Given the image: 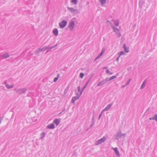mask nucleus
Masks as SVG:
<instances>
[{
    "instance_id": "nucleus-30",
    "label": "nucleus",
    "mask_w": 157,
    "mask_h": 157,
    "mask_svg": "<svg viewBox=\"0 0 157 157\" xmlns=\"http://www.w3.org/2000/svg\"><path fill=\"white\" fill-rule=\"evenodd\" d=\"M78 0H71V2L74 5H76L77 4Z\"/></svg>"
},
{
    "instance_id": "nucleus-17",
    "label": "nucleus",
    "mask_w": 157,
    "mask_h": 157,
    "mask_svg": "<svg viewBox=\"0 0 157 157\" xmlns=\"http://www.w3.org/2000/svg\"><path fill=\"white\" fill-rule=\"evenodd\" d=\"M53 33L56 36H57L58 34V31L57 29H54L53 31Z\"/></svg>"
},
{
    "instance_id": "nucleus-22",
    "label": "nucleus",
    "mask_w": 157,
    "mask_h": 157,
    "mask_svg": "<svg viewBox=\"0 0 157 157\" xmlns=\"http://www.w3.org/2000/svg\"><path fill=\"white\" fill-rule=\"evenodd\" d=\"M126 135V133H121V132L120 134V138H121L122 137H123V138H124L125 136Z\"/></svg>"
},
{
    "instance_id": "nucleus-31",
    "label": "nucleus",
    "mask_w": 157,
    "mask_h": 157,
    "mask_svg": "<svg viewBox=\"0 0 157 157\" xmlns=\"http://www.w3.org/2000/svg\"><path fill=\"white\" fill-rule=\"evenodd\" d=\"M84 76V73H81L80 74L79 77L81 78H82Z\"/></svg>"
},
{
    "instance_id": "nucleus-52",
    "label": "nucleus",
    "mask_w": 157,
    "mask_h": 157,
    "mask_svg": "<svg viewBox=\"0 0 157 157\" xmlns=\"http://www.w3.org/2000/svg\"><path fill=\"white\" fill-rule=\"evenodd\" d=\"M126 86V85H123V86H122V87H125V86Z\"/></svg>"
},
{
    "instance_id": "nucleus-23",
    "label": "nucleus",
    "mask_w": 157,
    "mask_h": 157,
    "mask_svg": "<svg viewBox=\"0 0 157 157\" xmlns=\"http://www.w3.org/2000/svg\"><path fill=\"white\" fill-rule=\"evenodd\" d=\"M47 48L46 46L44 47L43 48H39V51H44L47 50Z\"/></svg>"
},
{
    "instance_id": "nucleus-44",
    "label": "nucleus",
    "mask_w": 157,
    "mask_h": 157,
    "mask_svg": "<svg viewBox=\"0 0 157 157\" xmlns=\"http://www.w3.org/2000/svg\"><path fill=\"white\" fill-rule=\"evenodd\" d=\"M102 115V114H101L100 113L99 115V117H98V120H99L100 119Z\"/></svg>"
},
{
    "instance_id": "nucleus-38",
    "label": "nucleus",
    "mask_w": 157,
    "mask_h": 157,
    "mask_svg": "<svg viewBox=\"0 0 157 157\" xmlns=\"http://www.w3.org/2000/svg\"><path fill=\"white\" fill-rule=\"evenodd\" d=\"M59 78H58L57 77H55L54 79L53 82H56L57 81Z\"/></svg>"
},
{
    "instance_id": "nucleus-26",
    "label": "nucleus",
    "mask_w": 157,
    "mask_h": 157,
    "mask_svg": "<svg viewBox=\"0 0 157 157\" xmlns=\"http://www.w3.org/2000/svg\"><path fill=\"white\" fill-rule=\"evenodd\" d=\"M119 20L118 19L116 21H115L114 23L115 25L118 26L119 24Z\"/></svg>"
},
{
    "instance_id": "nucleus-28",
    "label": "nucleus",
    "mask_w": 157,
    "mask_h": 157,
    "mask_svg": "<svg viewBox=\"0 0 157 157\" xmlns=\"http://www.w3.org/2000/svg\"><path fill=\"white\" fill-rule=\"evenodd\" d=\"M99 1L102 5H103L105 3L106 0H99Z\"/></svg>"
},
{
    "instance_id": "nucleus-13",
    "label": "nucleus",
    "mask_w": 157,
    "mask_h": 157,
    "mask_svg": "<svg viewBox=\"0 0 157 157\" xmlns=\"http://www.w3.org/2000/svg\"><path fill=\"white\" fill-rule=\"evenodd\" d=\"M60 120L59 119H56L53 121V123H54L56 126L58 125L60 122Z\"/></svg>"
},
{
    "instance_id": "nucleus-32",
    "label": "nucleus",
    "mask_w": 157,
    "mask_h": 157,
    "mask_svg": "<svg viewBox=\"0 0 157 157\" xmlns=\"http://www.w3.org/2000/svg\"><path fill=\"white\" fill-rule=\"evenodd\" d=\"M154 120H155L156 121H157V115L155 114L153 116Z\"/></svg>"
},
{
    "instance_id": "nucleus-3",
    "label": "nucleus",
    "mask_w": 157,
    "mask_h": 157,
    "mask_svg": "<svg viewBox=\"0 0 157 157\" xmlns=\"http://www.w3.org/2000/svg\"><path fill=\"white\" fill-rule=\"evenodd\" d=\"M106 140V138L105 136H103L101 139L98 140L95 143L96 145H98L99 144H101L102 143L104 142Z\"/></svg>"
},
{
    "instance_id": "nucleus-40",
    "label": "nucleus",
    "mask_w": 157,
    "mask_h": 157,
    "mask_svg": "<svg viewBox=\"0 0 157 157\" xmlns=\"http://www.w3.org/2000/svg\"><path fill=\"white\" fill-rule=\"evenodd\" d=\"M94 122H92V123L90 124V126L89 128H91L94 125Z\"/></svg>"
},
{
    "instance_id": "nucleus-46",
    "label": "nucleus",
    "mask_w": 157,
    "mask_h": 157,
    "mask_svg": "<svg viewBox=\"0 0 157 157\" xmlns=\"http://www.w3.org/2000/svg\"><path fill=\"white\" fill-rule=\"evenodd\" d=\"M120 57H119V56L117 58V59H116V61H117V62H118V61H119V58Z\"/></svg>"
},
{
    "instance_id": "nucleus-49",
    "label": "nucleus",
    "mask_w": 157,
    "mask_h": 157,
    "mask_svg": "<svg viewBox=\"0 0 157 157\" xmlns=\"http://www.w3.org/2000/svg\"><path fill=\"white\" fill-rule=\"evenodd\" d=\"M58 78H59L60 77V74H58L57 76L56 77Z\"/></svg>"
},
{
    "instance_id": "nucleus-53",
    "label": "nucleus",
    "mask_w": 157,
    "mask_h": 157,
    "mask_svg": "<svg viewBox=\"0 0 157 157\" xmlns=\"http://www.w3.org/2000/svg\"><path fill=\"white\" fill-rule=\"evenodd\" d=\"M107 68V67H105L104 68V69H106Z\"/></svg>"
},
{
    "instance_id": "nucleus-29",
    "label": "nucleus",
    "mask_w": 157,
    "mask_h": 157,
    "mask_svg": "<svg viewBox=\"0 0 157 157\" xmlns=\"http://www.w3.org/2000/svg\"><path fill=\"white\" fill-rule=\"evenodd\" d=\"M45 133L44 132H42L41 134L40 139H43L45 136Z\"/></svg>"
},
{
    "instance_id": "nucleus-45",
    "label": "nucleus",
    "mask_w": 157,
    "mask_h": 157,
    "mask_svg": "<svg viewBox=\"0 0 157 157\" xmlns=\"http://www.w3.org/2000/svg\"><path fill=\"white\" fill-rule=\"evenodd\" d=\"M46 46L47 48V50H48V49L49 50V49H50V48L51 47H49V46Z\"/></svg>"
},
{
    "instance_id": "nucleus-48",
    "label": "nucleus",
    "mask_w": 157,
    "mask_h": 157,
    "mask_svg": "<svg viewBox=\"0 0 157 157\" xmlns=\"http://www.w3.org/2000/svg\"><path fill=\"white\" fill-rule=\"evenodd\" d=\"M107 22H109V23L110 24H111V26H112V23L111 22V21H109V20H107Z\"/></svg>"
},
{
    "instance_id": "nucleus-24",
    "label": "nucleus",
    "mask_w": 157,
    "mask_h": 157,
    "mask_svg": "<svg viewBox=\"0 0 157 157\" xmlns=\"http://www.w3.org/2000/svg\"><path fill=\"white\" fill-rule=\"evenodd\" d=\"M116 34L117 35L118 37H120L121 36V33L120 32V30L117 31L116 32H115Z\"/></svg>"
},
{
    "instance_id": "nucleus-42",
    "label": "nucleus",
    "mask_w": 157,
    "mask_h": 157,
    "mask_svg": "<svg viewBox=\"0 0 157 157\" xmlns=\"http://www.w3.org/2000/svg\"><path fill=\"white\" fill-rule=\"evenodd\" d=\"M94 116H93L92 118V122H94V123H95V121L94 120Z\"/></svg>"
},
{
    "instance_id": "nucleus-20",
    "label": "nucleus",
    "mask_w": 157,
    "mask_h": 157,
    "mask_svg": "<svg viewBox=\"0 0 157 157\" xmlns=\"http://www.w3.org/2000/svg\"><path fill=\"white\" fill-rule=\"evenodd\" d=\"M114 32H116L117 31H119V29L114 26L112 24L111 26Z\"/></svg>"
},
{
    "instance_id": "nucleus-57",
    "label": "nucleus",
    "mask_w": 157,
    "mask_h": 157,
    "mask_svg": "<svg viewBox=\"0 0 157 157\" xmlns=\"http://www.w3.org/2000/svg\"><path fill=\"white\" fill-rule=\"evenodd\" d=\"M89 2H87V4H89Z\"/></svg>"
},
{
    "instance_id": "nucleus-18",
    "label": "nucleus",
    "mask_w": 157,
    "mask_h": 157,
    "mask_svg": "<svg viewBox=\"0 0 157 157\" xmlns=\"http://www.w3.org/2000/svg\"><path fill=\"white\" fill-rule=\"evenodd\" d=\"M144 3V2L143 0H140L139 5V6L141 8L143 4Z\"/></svg>"
},
{
    "instance_id": "nucleus-14",
    "label": "nucleus",
    "mask_w": 157,
    "mask_h": 157,
    "mask_svg": "<svg viewBox=\"0 0 157 157\" xmlns=\"http://www.w3.org/2000/svg\"><path fill=\"white\" fill-rule=\"evenodd\" d=\"M123 47L124 48V51L128 53L129 52V48L127 47L125 44H124Z\"/></svg>"
},
{
    "instance_id": "nucleus-37",
    "label": "nucleus",
    "mask_w": 157,
    "mask_h": 157,
    "mask_svg": "<svg viewBox=\"0 0 157 157\" xmlns=\"http://www.w3.org/2000/svg\"><path fill=\"white\" fill-rule=\"evenodd\" d=\"M68 91V88H67V87L66 89L64 90V94H66L67 93V91Z\"/></svg>"
},
{
    "instance_id": "nucleus-2",
    "label": "nucleus",
    "mask_w": 157,
    "mask_h": 157,
    "mask_svg": "<svg viewBox=\"0 0 157 157\" xmlns=\"http://www.w3.org/2000/svg\"><path fill=\"white\" fill-rule=\"evenodd\" d=\"M67 24V21L66 20H63L59 23V25L60 28L63 29L65 27Z\"/></svg>"
},
{
    "instance_id": "nucleus-58",
    "label": "nucleus",
    "mask_w": 157,
    "mask_h": 157,
    "mask_svg": "<svg viewBox=\"0 0 157 157\" xmlns=\"http://www.w3.org/2000/svg\"><path fill=\"white\" fill-rule=\"evenodd\" d=\"M48 52V51H47V52H46V53H47Z\"/></svg>"
},
{
    "instance_id": "nucleus-12",
    "label": "nucleus",
    "mask_w": 157,
    "mask_h": 157,
    "mask_svg": "<svg viewBox=\"0 0 157 157\" xmlns=\"http://www.w3.org/2000/svg\"><path fill=\"white\" fill-rule=\"evenodd\" d=\"M67 9L68 10H70V11L71 13H75L77 10V9H75L72 7H67Z\"/></svg>"
},
{
    "instance_id": "nucleus-1",
    "label": "nucleus",
    "mask_w": 157,
    "mask_h": 157,
    "mask_svg": "<svg viewBox=\"0 0 157 157\" xmlns=\"http://www.w3.org/2000/svg\"><path fill=\"white\" fill-rule=\"evenodd\" d=\"M14 90L16 91L17 93L20 94H23L25 93L26 91L27 90V89L26 88L19 89L15 88Z\"/></svg>"
},
{
    "instance_id": "nucleus-16",
    "label": "nucleus",
    "mask_w": 157,
    "mask_h": 157,
    "mask_svg": "<svg viewBox=\"0 0 157 157\" xmlns=\"http://www.w3.org/2000/svg\"><path fill=\"white\" fill-rule=\"evenodd\" d=\"M105 81L104 80H102V81L100 82H99L98 84H97V86H101L104 84H105Z\"/></svg>"
},
{
    "instance_id": "nucleus-6",
    "label": "nucleus",
    "mask_w": 157,
    "mask_h": 157,
    "mask_svg": "<svg viewBox=\"0 0 157 157\" xmlns=\"http://www.w3.org/2000/svg\"><path fill=\"white\" fill-rule=\"evenodd\" d=\"M91 79V77L87 81L86 83L84 85V86H83V88H82L81 90V93H83V91H84L86 87L87 84H88V83L90 82V80Z\"/></svg>"
},
{
    "instance_id": "nucleus-21",
    "label": "nucleus",
    "mask_w": 157,
    "mask_h": 157,
    "mask_svg": "<svg viewBox=\"0 0 157 157\" xmlns=\"http://www.w3.org/2000/svg\"><path fill=\"white\" fill-rule=\"evenodd\" d=\"M146 82V79L145 80L142 84L140 87L141 89H143L145 86Z\"/></svg>"
},
{
    "instance_id": "nucleus-19",
    "label": "nucleus",
    "mask_w": 157,
    "mask_h": 157,
    "mask_svg": "<svg viewBox=\"0 0 157 157\" xmlns=\"http://www.w3.org/2000/svg\"><path fill=\"white\" fill-rule=\"evenodd\" d=\"M113 105V103H111L109 104L104 109L105 111H107L109 110L111 107V106Z\"/></svg>"
},
{
    "instance_id": "nucleus-15",
    "label": "nucleus",
    "mask_w": 157,
    "mask_h": 157,
    "mask_svg": "<svg viewBox=\"0 0 157 157\" xmlns=\"http://www.w3.org/2000/svg\"><path fill=\"white\" fill-rule=\"evenodd\" d=\"M79 97H73L72 98L71 102L72 103H74L75 101H76L77 100H78V99H79Z\"/></svg>"
},
{
    "instance_id": "nucleus-9",
    "label": "nucleus",
    "mask_w": 157,
    "mask_h": 157,
    "mask_svg": "<svg viewBox=\"0 0 157 157\" xmlns=\"http://www.w3.org/2000/svg\"><path fill=\"white\" fill-rule=\"evenodd\" d=\"M113 149L117 156L118 157H120V155L117 147L113 148Z\"/></svg>"
},
{
    "instance_id": "nucleus-51",
    "label": "nucleus",
    "mask_w": 157,
    "mask_h": 157,
    "mask_svg": "<svg viewBox=\"0 0 157 157\" xmlns=\"http://www.w3.org/2000/svg\"><path fill=\"white\" fill-rule=\"evenodd\" d=\"M55 48V46H52L50 48V49H52L53 48Z\"/></svg>"
},
{
    "instance_id": "nucleus-55",
    "label": "nucleus",
    "mask_w": 157,
    "mask_h": 157,
    "mask_svg": "<svg viewBox=\"0 0 157 157\" xmlns=\"http://www.w3.org/2000/svg\"><path fill=\"white\" fill-rule=\"evenodd\" d=\"M65 108H64V109L62 110V112H63L65 111Z\"/></svg>"
},
{
    "instance_id": "nucleus-50",
    "label": "nucleus",
    "mask_w": 157,
    "mask_h": 157,
    "mask_svg": "<svg viewBox=\"0 0 157 157\" xmlns=\"http://www.w3.org/2000/svg\"><path fill=\"white\" fill-rule=\"evenodd\" d=\"M149 120H154L153 117H150Z\"/></svg>"
},
{
    "instance_id": "nucleus-39",
    "label": "nucleus",
    "mask_w": 157,
    "mask_h": 157,
    "mask_svg": "<svg viewBox=\"0 0 157 157\" xmlns=\"http://www.w3.org/2000/svg\"><path fill=\"white\" fill-rule=\"evenodd\" d=\"M40 51H39V48L38 50H36L35 51V52L36 54H38L39 53V52Z\"/></svg>"
},
{
    "instance_id": "nucleus-35",
    "label": "nucleus",
    "mask_w": 157,
    "mask_h": 157,
    "mask_svg": "<svg viewBox=\"0 0 157 157\" xmlns=\"http://www.w3.org/2000/svg\"><path fill=\"white\" fill-rule=\"evenodd\" d=\"M104 81H105V82L106 83L107 82L110 81V80L109 79V78L107 77L105 79H104Z\"/></svg>"
},
{
    "instance_id": "nucleus-25",
    "label": "nucleus",
    "mask_w": 157,
    "mask_h": 157,
    "mask_svg": "<svg viewBox=\"0 0 157 157\" xmlns=\"http://www.w3.org/2000/svg\"><path fill=\"white\" fill-rule=\"evenodd\" d=\"M118 74L117 73L116 74V75H114L112 76L110 78H109V79L110 80H113L115 78H117V76L118 75Z\"/></svg>"
},
{
    "instance_id": "nucleus-36",
    "label": "nucleus",
    "mask_w": 157,
    "mask_h": 157,
    "mask_svg": "<svg viewBox=\"0 0 157 157\" xmlns=\"http://www.w3.org/2000/svg\"><path fill=\"white\" fill-rule=\"evenodd\" d=\"M131 80V79L129 78L127 82L125 84V85H128L129 84Z\"/></svg>"
},
{
    "instance_id": "nucleus-8",
    "label": "nucleus",
    "mask_w": 157,
    "mask_h": 157,
    "mask_svg": "<svg viewBox=\"0 0 157 157\" xmlns=\"http://www.w3.org/2000/svg\"><path fill=\"white\" fill-rule=\"evenodd\" d=\"M4 84H5V86H6V87L7 89H10L13 88V86H14V85L13 84V85H10V86L7 83L6 81H5L4 82Z\"/></svg>"
},
{
    "instance_id": "nucleus-56",
    "label": "nucleus",
    "mask_w": 157,
    "mask_h": 157,
    "mask_svg": "<svg viewBox=\"0 0 157 157\" xmlns=\"http://www.w3.org/2000/svg\"><path fill=\"white\" fill-rule=\"evenodd\" d=\"M62 111L61 112H60V113H59V114H61L62 113Z\"/></svg>"
},
{
    "instance_id": "nucleus-5",
    "label": "nucleus",
    "mask_w": 157,
    "mask_h": 157,
    "mask_svg": "<svg viewBox=\"0 0 157 157\" xmlns=\"http://www.w3.org/2000/svg\"><path fill=\"white\" fill-rule=\"evenodd\" d=\"M10 55L7 53H5L2 55H0V57L2 59H6L9 57Z\"/></svg>"
},
{
    "instance_id": "nucleus-34",
    "label": "nucleus",
    "mask_w": 157,
    "mask_h": 157,
    "mask_svg": "<svg viewBox=\"0 0 157 157\" xmlns=\"http://www.w3.org/2000/svg\"><path fill=\"white\" fill-rule=\"evenodd\" d=\"M125 52L123 51H121L119 53V57H120L121 55L124 54Z\"/></svg>"
},
{
    "instance_id": "nucleus-4",
    "label": "nucleus",
    "mask_w": 157,
    "mask_h": 157,
    "mask_svg": "<svg viewBox=\"0 0 157 157\" xmlns=\"http://www.w3.org/2000/svg\"><path fill=\"white\" fill-rule=\"evenodd\" d=\"M75 25L74 21L72 20H71L69 22V25L68 26L70 30L72 31L74 29Z\"/></svg>"
},
{
    "instance_id": "nucleus-41",
    "label": "nucleus",
    "mask_w": 157,
    "mask_h": 157,
    "mask_svg": "<svg viewBox=\"0 0 157 157\" xmlns=\"http://www.w3.org/2000/svg\"><path fill=\"white\" fill-rule=\"evenodd\" d=\"M80 90H81L80 86H79L78 87V92H79L80 91H81Z\"/></svg>"
},
{
    "instance_id": "nucleus-27",
    "label": "nucleus",
    "mask_w": 157,
    "mask_h": 157,
    "mask_svg": "<svg viewBox=\"0 0 157 157\" xmlns=\"http://www.w3.org/2000/svg\"><path fill=\"white\" fill-rule=\"evenodd\" d=\"M77 92V90H75V92L76 93V94L77 95V97H79V98L82 95V93H81V91L80 92V94H79L78 93H76Z\"/></svg>"
},
{
    "instance_id": "nucleus-10",
    "label": "nucleus",
    "mask_w": 157,
    "mask_h": 157,
    "mask_svg": "<svg viewBox=\"0 0 157 157\" xmlns=\"http://www.w3.org/2000/svg\"><path fill=\"white\" fill-rule=\"evenodd\" d=\"M55 128V125L53 123L49 124L47 126V128L48 129H53Z\"/></svg>"
},
{
    "instance_id": "nucleus-54",
    "label": "nucleus",
    "mask_w": 157,
    "mask_h": 157,
    "mask_svg": "<svg viewBox=\"0 0 157 157\" xmlns=\"http://www.w3.org/2000/svg\"><path fill=\"white\" fill-rule=\"evenodd\" d=\"M57 45V44H56V45H54V46H55V47H56Z\"/></svg>"
},
{
    "instance_id": "nucleus-43",
    "label": "nucleus",
    "mask_w": 157,
    "mask_h": 157,
    "mask_svg": "<svg viewBox=\"0 0 157 157\" xmlns=\"http://www.w3.org/2000/svg\"><path fill=\"white\" fill-rule=\"evenodd\" d=\"M28 54L30 56L33 55V53H32L31 51L29 52Z\"/></svg>"
},
{
    "instance_id": "nucleus-47",
    "label": "nucleus",
    "mask_w": 157,
    "mask_h": 157,
    "mask_svg": "<svg viewBox=\"0 0 157 157\" xmlns=\"http://www.w3.org/2000/svg\"><path fill=\"white\" fill-rule=\"evenodd\" d=\"M105 111V110L104 109L101 112L100 114H102V113H103V112Z\"/></svg>"
},
{
    "instance_id": "nucleus-11",
    "label": "nucleus",
    "mask_w": 157,
    "mask_h": 157,
    "mask_svg": "<svg viewBox=\"0 0 157 157\" xmlns=\"http://www.w3.org/2000/svg\"><path fill=\"white\" fill-rule=\"evenodd\" d=\"M120 132L121 130L119 129L117 131V134L115 135V138L116 139L118 140L119 138H120Z\"/></svg>"
},
{
    "instance_id": "nucleus-7",
    "label": "nucleus",
    "mask_w": 157,
    "mask_h": 157,
    "mask_svg": "<svg viewBox=\"0 0 157 157\" xmlns=\"http://www.w3.org/2000/svg\"><path fill=\"white\" fill-rule=\"evenodd\" d=\"M105 52V49L104 48H103L102 49L101 51V53L99 54L98 55L97 57L94 60H96L98 58H99Z\"/></svg>"
},
{
    "instance_id": "nucleus-33",
    "label": "nucleus",
    "mask_w": 157,
    "mask_h": 157,
    "mask_svg": "<svg viewBox=\"0 0 157 157\" xmlns=\"http://www.w3.org/2000/svg\"><path fill=\"white\" fill-rule=\"evenodd\" d=\"M106 72L107 74H109V75H112L113 74V73L111 72L108 69L106 70Z\"/></svg>"
}]
</instances>
